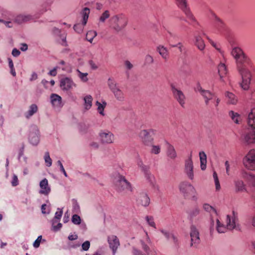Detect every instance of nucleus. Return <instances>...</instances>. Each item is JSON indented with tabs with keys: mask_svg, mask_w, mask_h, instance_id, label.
Instances as JSON below:
<instances>
[{
	"mask_svg": "<svg viewBox=\"0 0 255 255\" xmlns=\"http://www.w3.org/2000/svg\"><path fill=\"white\" fill-rule=\"evenodd\" d=\"M231 54L236 59L237 68L242 76V82L240 86L244 90H247L250 87L252 77L251 72L247 68L248 59L242 50L238 47L232 49Z\"/></svg>",
	"mask_w": 255,
	"mask_h": 255,
	"instance_id": "f257e3e1",
	"label": "nucleus"
},
{
	"mask_svg": "<svg viewBox=\"0 0 255 255\" xmlns=\"http://www.w3.org/2000/svg\"><path fill=\"white\" fill-rule=\"evenodd\" d=\"M127 17L123 14L115 15L109 19L111 27L117 32L122 30L127 25Z\"/></svg>",
	"mask_w": 255,
	"mask_h": 255,
	"instance_id": "f03ea898",
	"label": "nucleus"
},
{
	"mask_svg": "<svg viewBox=\"0 0 255 255\" xmlns=\"http://www.w3.org/2000/svg\"><path fill=\"white\" fill-rule=\"evenodd\" d=\"M178 7L184 13L187 19L190 21L188 23L194 27L198 25L199 22L197 21L189 8L186 0H175Z\"/></svg>",
	"mask_w": 255,
	"mask_h": 255,
	"instance_id": "7ed1b4c3",
	"label": "nucleus"
},
{
	"mask_svg": "<svg viewBox=\"0 0 255 255\" xmlns=\"http://www.w3.org/2000/svg\"><path fill=\"white\" fill-rule=\"evenodd\" d=\"M115 185L116 189L118 192L131 191L130 184L128 182L125 177L121 175L118 174L116 178Z\"/></svg>",
	"mask_w": 255,
	"mask_h": 255,
	"instance_id": "20e7f679",
	"label": "nucleus"
},
{
	"mask_svg": "<svg viewBox=\"0 0 255 255\" xmlns=\"http://www.w3.org/2000/svg\"><path fill=\"white\" fill-rule=\"evenodd\" d=\"M154 134V130L153 129H143L139 133V137L142 143L145 145L151 144Z\"/></svg>",
	"mask_w": 255,
	"mask_h": 255,
	"instance_id": "39448f33",
	"label": "nucleus"
},
{
	"mask_svg": "<svg viewBox=\"0 0 255 255\" xmlns=\"http://www.w3.org/2000/svg\"><path fill=\"white\" fill-rule=\"evenodd\" d=\"M245 166L251 170H255V150H251L243 159Z\"/></svg>",
	"mask_w": 255,
	"mask_h": 255,
	"instance_id": "423d86ee",
	"label": "nucleus"
},
{
	"mask_svg": "<svg viewBox=\"0 0 255 255\" xmlns=\"http://www.w3.org/2000/svg\"><path fill=\"white\" fill-rule=\"evenodd\" d=\"M179 190L185 198L189 197L190 195L195 193V188L188 182L183 181L179 185Z\"/></svg>",
	"mask_w": 255,
	"mask_h": 255,
	"instance_id": "0eeeda50",
	"label": "nucleus"
},
{
	"mask_svg": "<svg viewBox=\"0 0 255 255\" xmlns=\"http://www.w3.org/2000/svg\"><path fill=\"white\" fill-rule=\"evenodd\" d=\"M90 13V9L88 7H85L81 11V14L82 15L83 20L82 24L78 23L74 25L73 28L74 30L78 33H80L82 32L84 26H85L89 18V15Z\"/></svg>",
	"mask_w": 255,
	"mask_h": 255,
	"instance_id": "6e6552de",
	"label": "nucleus"
},
{
	"mask_svg": "<svg viewBox=\"0 0 255 255\" xmlns=\"http://www.w3.org/2000/svg\"><path fill=\"white\" fill-rule=\"evenodd\" d=\"M29 142L33 145H37L39 142V132L35 125L30 127L28 137Z\"/></svg>",
	"mask_w": 255,
	"mask_h": 255,
	"instance_id": "1a4fd4ad",
	"label": "nucleus"
},
{
	"mask_svg": "<svg viewBox=\"0 0 255 255\" xmlns=\"http://www.w3.org/2000/svg\"><path fill=\"white\" fill-rule=\"evenodd\" d=\"M101 142L103 144H111L115 139L114 134L108 130H101L99 133Z\"/></svg>",
	"mask_w": 255,
	"mask_h": 255,
	"instance_id": "9d476101",
	"label": "nucleus"
},
{
	"mask_svg": "<svg viewBox=\"0 0 255 255\" xmlns=\"http://www.w3.org/2000/svg\"><path fill=\"white\" fill-rule=\"evenodd\" d=\"M233 217L231 218L230 216L227 215L226 216V222L227 226L230 230L236 229L237 231H241L240 225L236 224V220L237 219L238 213L234 211H233Z\"/></svg>",
	"mask_w": 255,
	"mask_h": 255,
	"instance_id": "9b49d317",
	"label": "nucleus"
},
{
	"mask_svg": "<svg viewBox=\"0 0 255 255\" xmlns=\"http://www.w3.org/2000/svg\"><path fill=\"white\" fill-rule=\"evenodd\" d=\"M171 88L174 98L178 101L182 108H184L185 97L183 93L181 90L176 88L173 84L171 85Z\"/></svg>",
	"mask_w": 255,
	"mask_h": 255,
	"instance_id": "f8f14e48",
	"label": "nucleus"
},
{
	"mask_svg": "<svg viewBox=\"0 0 255 255\" xmlns=\"http://www.w3.org/2000/svg\"><path fill=\"white\" fill-rule=\"evenodd\" d=\"M39 17V14H20L16 16L15 21L18 24H21L30 20H34Z\"/></svg>",
	"mask_w": 255,
	"mask_h": 255,
	"instance_id": "ddd939ff",
	"label": "nucleus"
},
{
	"mask_svg": "<svg viewBox=\"0 0 255 255\" xmlns=\"http://www.w3.org/2000/svg\"><path fill=\"white\" fill-rule=\"evenodd\" d=\"M193 164L192 160V155L190 154L189 158L185 160V172L187 174L188 177L193 180L194 178L193 173Z\"/></svg>",
	"mask_w": 255,
	"mask_h": 255,
	"instance_id": "4468645a",
	"label": "nucleus"
},
{
	"mask_svg": "<svg viewBox=\"0 0 255 255\" xmlns=\"http://www.w3.org/2000/svg\"><path fill=\"white\" fill-rule=\"evenodd\" d=\"M75 86L72 80L69 77L63 78L60 81V87L63 91H68Z\"/></svg>",
	"mask_w": 255,
	"mask_h": 255,
	"instance_id": "2eb2a0df",
	"label": "nucleus"
},
{
	"mask_svg": "<svg viewBox=\"0 0 255 255\" xmlns=\"http://www.w3.org/2000/svg\"><path fill=\"white\" fill-rule=\"evenodd\" d=\"M108 242L110 246V248L113 252V255H115L117 250L120 246V242L116 236L111 235L108 237Z\"/></svg>",
	"mask_w": 255,
	"mask_h": 255,
	"instance_id": "dca6fc26",
	"label": "nucleus"
},
{
	"mask_svg": "<svg viewBox=\"0 0 255 255\" xmlns=\"http://www.w3.org/2000/svg\"><path fill=\"white\" fill-rule=\"evenodd\" d=\"M190 237L192 246L194 244L198 245L199 244L200 240L199 238V233L195 225H191L190 227Z\"/></svg>",
	"mask_w": 255,
	"mask_h": 255,
	"instance_id": "f3484780",
	"label": "nucleus"
},
{
	"mask_svg": "<svg viewBox=\"0 0 255 255\" xmlns=\"http://www.w3.org/2000/svg\"><path fill=\"white\" fill-rule=\"evenodd\" d=\"M242 138L245 143L250 144L255 142V131L247 130L242 135Z\"/></svg>",
	"mask_w": 255,
	"mask_h": 255,
	"instance_id": "a211bd4d",
	"label": "nucleus"
},
{
	"mask_svg": "<svg viewBox=\"0 0 255 255\" xmlns=\"http://www.w3.org/2000/svg\"><path fill=\"white\" fill-rule=\"evenodd\" d=\"M39 186L41 189L39 190V193L40 194L47 196L50 193L51 188L48 185V180L46 178H44L40 181Z\"/></svg>",
	"mask_w": 255,
	"mask_h": 255,
	"instance_id": "6ab92c4d",
	"label": "nucleus"
},
{
	"mask_svg": "<svg viewBox=\"0 0 255 255\" xmlns=\"http://www.w3.org/2000/svg\"><path fill=\"white\" fill-rule=\"evenodd\" d=\"M212 15L214 18V24L215 28L218 32H222L225 28L224 23L214 12H212Z\"/></svg>",
	"mask_w": 255,
	"mask_h": 255,
	"instance_id": "aec40b11",
	"label": "nucleus"
},
{
	"mask_svg": "<svg viewBox=\"0 0 255 255\" xmlns=\"http://www.w3.org/2000/svg\"><path fill=\"white\" fill-rule=\"evenodd\" d=\"M51 103L54 108H60L63 106L61 97L56 94H52L50 96Z\"/></svg>",
	"mask_w": 255,
	"mask_h": 255,
	"instance_id": "412c9836",
	"label": "nucleus"
},
{
	"mask_svg": "<svg viewBox=\"0 0 255 255\" xmlns=\"http://www.w3.org/2000/svg\"><path fill=\"white\" fill-rule=\"evenodd\" d=\"M138 204L144 207H147L150 203V199L146 193L142 192L139 193L137 199Z\"/></svg>",
	"mask_w": 255,
	"mask_h": 255,
	"instance_id": "4be33fe9",
	"label": "nucleus"
},
{
	"mask_svg": "<svg viewBox=\"0 0 255 255\" xmlns=\"http://www.w3.org/2000/svg\"><path fill=\"white\" fill-rule=\"evenodd\" d=\"M247 123L249 127L255 129V108H253L249 113Z\"/></svg>",
	"mask_w": 255,
	"mask_h": 255,
	"instance_id": "5701e85b",
	"label": "nucleus"
},
{
	"mask_svg": "<svg viewBox=\"0 0 255 255\" xmlns=\"http://www.w3.org/2000/svg\"><path fill=\"white\" fill-rule=\"evenodd\" d=\"M235 191L236 192H243L247 191L246 185L244 181L240 179H236L234 180Z\"/></svg>",
	"mask_w": 255,
	"mask_h": 255,
	"instance_id": "b1692460",
	"label": "nucleus"
},
{
	"mask_svg": "<svg viewBox=\"0 0 255 255\" xmlns=\"http://www.w3.org/2000/svg\"><path fill=\"white\" fill-rule=\"evenodd\" d=\"M37 111V106L35 104H31L29 106L28 110L24 113V116L26 119H29L31 117L36 113Z\"/></svg>",
	"mask_w": 255,
	"mask_h": 255,
	"instance_id": "393cba45",
	"label": "nucleus"
},
{
	"mask_svg": "<svg viewBox=\"0 0 255 255\" xmlns=\"http://www.w3.org/2000/svg\"><path fill=\"white\" fill-rule=\"evenodd\" d=\"M194 38L195 45L200 51H203L205 47V44L203 39L200 35H195Z\"/></svg>",
	"mask_w": 255,
	"mask_h": 255,
	"instance_id": "a878e982",
	"label": "nucleus"
},
{
	"mask_svg": "<svg viewBox=\"0 0 255 255\" xmlns=\"http://www.w3.org/2000/svg\"><path fill=\"white\" fill-rule=\"evenodd\" d=\"M169 34V37L167 36L168 38L169 42L170 43V45L172 47H178L180 52L182 51L183 45L181 42H178L177 44H173L172 43L173 42V39L176 37L175 35L172 34L171 32H168Z\"/></svg>",
	"mask_w": 255,
	"mask_h": 255,
	"instance_id": "bb28decb",
	"label": "nucleus"
},
{
	"mask_svg": "<svg viewBox=\"0 0 255 255\" xmlns=\"http://www.w3.org/2000/svg\"><path fill=\"white\" fill-rule=\"evenodd\" d=\"M167 155L168 157L172 159H175L177 156L174 147L168 143H167Z\"/></svg>",
	"mask_w": 255,
	"mask_h": 255,
	"instance_id": "cd10ccee",
	"label": "nucleus"
},
{
	"mask_svg": "<svg viewBox=\"0 0 255 255\" xmlns=\"http://www.w3.org/2000/svg\"><path fill=\"white\" fill-rule=\"evenodd\" d=\"M216 223V230L219 233H224L227 232V230H229L227 223L226 225H225L221 223L219 219H217Z\"/></svg>",
	"mask_w": 255,
	"mask_h": 255,
	"instance_id": "c85d7f7f",
	"label": "nucleus"
},
{
	"mask_svg": "<svg viewBox=\"0 0 255 255\" xmlns=\"http://www.w3.org/2000/svg\"><path fill=\"white\" fill-rule=\"evenodd\" d=\"M157 51L158 52V53L161 56V57L165 60H166L168 58L169 53L168 50L163 46L160 45L158 46L157 48Z\"/></svg>",
	"mask_w": 255,
	"mask_h": 255,
	"instance_id": "c756f323",
	"label": "nucleus"
},
{
	"mask_svg": "<svg viewBox=\"0 0 255 255\" xmlns=\"http://www.w3.org/2000/svg\"><path fill=\"white\" fill-rule=\"evenodd\" d=\"M199 157L200 160L201 169L204 170L206 168L207 163V156L204 151H200L199 152Z\"/></svg>",
	"mask_w": 255,
	"mask_h": 255,
	"instance_id": "7c9ffc66",
	"label": "nucleus"
},
{
	"mask_svg": "<svg viewBox=\"0 0 255 255\" xmlns=\"http://www.w3.org/2000/svg\"><path fill=\"white\" fill-rule=\"evenodd\" d=\"M218 73L221 79L227 73V69L225 64L221 62L218 65Z\"/></svg>",
	"mask_w": 255,
	"mask_h": 255,
	"instance_id": "2f4dec72",
	"label": "nucleus"
},
{
	"mask_svg": "<svg viewBox=\"0 0 255 255\" xmlns=\"http://www.w3.org/2000/svg\"><path fill=\"white\" fill-rule=\"evenodd\" d=\"M225 96L228 99V102L230 104L235 105L237 103L238 101L237 98L233 93L227 92Z\"/></svg>",
	"mask_w": 255,
	"mask_h": 255,
	"instance_id": "473e14b6",
	"label": "nucleus"
},
{
	"mask_svg": "<svg viewBox=\"0 0 255 255\" xmlns=\"http://www.w3.org/2000/svg\"><path fill=\"white\" fill-rule=\"evenodd\" d=\"M229 116L234 123L237 124H240V119L241 117L239 114L235 113L233 111H230L229 112Z\"/></svg>",
	"mask_w": 255,
	"mask_h": 255,
	"instance_id": "72a5a7b5",
	"label": "nucleus"
},
{
	"mask_svg": "<svg viewBox=\"0 0 255 255\" xmlns=\"http://www.w3.org/2000/svg\"><path fill=\"white\" fill-rule=\"evenodd\" d=\"M115 95L116 98L119 101H123L124 99V95L121 90L119 87L112 91Z\"/></svg>",
	"mask_w": 255,
	"mask_h": 255,
	"instance_id": "f704fd0d",
	"label": "nucleus"
},
{
	"mask_svg": "<svg viewBox=\"0 0 255 255\" xmlns=\"http://www.w3.org/2000/svg\"><path fill=\"white\" fill-rule=\"evenodd\" d=\"M144 176L150 185L154 187L155 185V179L154 176L151 173V172L144 174Z\"/></svg>",
	"mask_w": 255,
	"mask_h": 255,
	"instance_id": "c9c22d12",
	"label": "nucleus"
},
{
	"mask_svg": "<svg viewBox=\"0 0 255 255\" xmlns=\"http://www.w3.org/2000/svg\"><path fill=\"white\" fill-rule=\"evenodd\" d=\"M85 108L86 110H89L92 107V103L93 98L91 95H87L84 98Z\"/></svg>",
	"mask_w": 255,
	"mask_h": 255,
	"instance_id": "e433bc0d",
	"label": "nucleus"
},
{
	"mask_svg": "<svg viewBox=\"0 0 255 255\" xmlns=\"http://www.w3.org/2000/svg\"><path fill=\"white\" fill-rule=\"evenodd\" d=\"M110 11L108 10H105L100 16L99 23H104L106 19L110 17Z\"/></svg>",
	"mask_w": 255,
	"mask_h": 255,
	"instance_id": "4c0bfd02",
	"label": "nucleus"
},
{
	"mask_svg": "<svg viewBox=\"0 0 255 255\" xmlns=\"http://www.w3.org/2000/svg\"><path fill=\"white\" fill-rule=\"evenodd\" d=\"M97 32L95 31L90 30L89 31L86 35V39L87 41H89L90 43H92L93 39L97 35Z\"/></svg>",
	"mask_w": 255,
	"mask_h": 255,
	"instance_id": "58836bf2",
	"label": "nucleus"
},
{
	"mask_svg": "<svg viewBox=\"0 0 255 255\" xmlns=\"http://www.w3.org/2000/svg\"><path fill=\"white\" fill-rule=\"evenodd\" d=\"M204 99H213L215 94L209 90H204L201 94Z\"/></svg>",
	"mask_w": 255,
	"mask_h": 255,
	"instance_id": "ea45409f",
	"label": "nucleus"
},
{
	"mask_svg": "<svg viewBox=\"0 0 255 255\" xmlns=\"http://www.w3.org/2000/svg\"><path fill=\"white\" fill-rule=\"evenodd\" d=\"M96 105L98 106V111L99 113L101 115L104 116V110L106 106V103L105 102H103V104H101L98 101L96 102Z\"/></svg>",
	"mask_w": 255,
	"mask_h": 255,
	"instance_id": "a19ab883",
	"label": "nucleus"
},
{
	"mask_svg": "<svg viewBox=\"0 0 255 255\" xmlns=\"http://www.w3.org/2000/svg\"><path fill=\"white\" fill-rule=\"evenodd\" d=\"M58 210H59V211H57L55 213L54 218L52 220V221H53V224H54V223H58L59 222L63 214V211L62 209L58 208Z\"/></svg>",
	"mask_w": 255,
	"mask_h": 255,
	"instance_id": "79ce46f5",
	"label": "nucleus"
},
{
	"mask_svg": "<svg viewBox=\"0 0 255 255\" xmlns=\"http://www.w3.org/2000/svg\"><path fill=\"white\" fill-rule=\"evenodd\" d=\"M52 32L53 34H54L55 35H57V36H59L60 37H61L62 41H63V44L64 43L66 42V37H64V36L62 37L61 36V30H60V29H59L58 28H57L56 27H53L52 28Z\"/></svg>",
	"mask_w": 255,
	"mask_h": 255,
	"instance_id": "37998d69",
	"label": "nucleus"
},
{
	"mask_svg": "<svg viewBox=\"0 0 255 255\" xmlns=\"http://www.w3.org/2000/svg\"><path fill=\"white\" fill-rule=\"evenodd\" d=\"M108 85L111 91H113L118 87L117 83L111 78H109L108 80Z\"/></svg>",
	"mask_w": 255,
	"mask_h": 255,
	"instance_id": "c03bdc74",
	"label": "nucleus"
},
{
	"mask_svg": "<svg viewBox=\"0 0 255 255\" xmlns=\"http://www.w3.org/2000/svg\"><path fill=\"white\" fill-rule=\"evenodd\" d=\"M200 213V210L198 207H195L190 211L189 212V215L191 219L196 217Z\"/></svg>",
	"mask_w": 255,
	"mask_h": 255,
	"instance_id": "a18cd8bd",
	"label": "nucleus"
},
{
	"mask_svg": "<svg viewBox=\"0 0 255 255\" xmlns=\"http://www.w3.org/2000/svg\"><path fill=\"white\" fill-rule=\"evenodd\" d=\"M241 175L244 178H249V177H250L251 179L252 180L253 185L255 186V185H254V181H253V178L255 177V176H253L243 170H242L241 172Z\"/></svg>",
	"mask_w": 255,
	"mask_h": 255,
	"instance_id": "49530a36",
	"label": "nucleus"
},
{
	"mask_svg": "<svg viewBox=\"0 0 255 255\" xmlns=\"http://www.w3.org/2000/svg\"><path fill=\"white\" fill-rule=\"evenodd\" d=\"M44 158L45 162L46 163V166L48 167L51 166L52 165V161L50 157L49 153L48 151L45 153Z\"/></svg>",
	"mask_w": 255,
	"mask_h": 255,
	"instance_id": "de8ad7c7",
	"label": "nucleus"
},
{
	"mask_svg": "<svg viewBox=\"0 0 255 255\" xmlns=\"http://www.w3.org/2000/svg\"><path fill=\"white\" fill-rule=\"evenodd\" d=\"M71 221L75 225H80L81 223V219L80 217L76 214L72 216Z\"/></svg>",
	"mask_w": 255,
	"mask_h": 255,
	"instance_id": "09e8293b",
	"label": "nucleus"
},
{
	"mask_svg": "<svg viewBox=\"0 0 255 255\" xmlns=\"http://www.w3.org/2000/svg\"><path fill=\"white\" fill-rule=\"evenodd\" d=\"M145 220L147 224L151 227L156 229V225L154 222L153 217L152 216H146L145 217Z\"/></svg>",
	"mask_w": 255,
	"mask_h": 255,
	"instance_id": "8fccbe9b",
	"label": "nucleus"
},
{
	"mask_svg": "<svg viewBox=\"0 0 255 255\" xmlns=\"http://www.w3.org/2000/svg\"><path fill=\"white\" fill-rule=\"evenodd\" d=\"M213 176L214 181H215L216 189V190H219L221 188V186H220V182H219V179L218 177L217 174L215 171H214L213 172Z\"/></svg>",
	"mask_w": 255,
	"mask_h": 255,
	"instance_id": "3c124183",
	"label": "nucleus"
},
{
	"mask_svg": "<svg viewBox=\"0 0 255 255\" xmlns=\"http://www.w3.org/2000/svg\"><path fill=\"white\" fill-rule=\"evenodd\" d=\"M78 73V77L81 79V80L85 82L88 80L87 78L88 73H82L79 70H77Z\"/></svg>",
	"mask_w": 255,
	"mask_h": 255,
	"instance_id": "603ef678",
	"label": "nucleus"
},
{
	"mask_svg": "<svg viewBox=\"0 0 255 255\" xmlns=\"http://www.w3.org/2000/svg\"><path fill=\"white\" fill-rule=\"evenodd\" d=\"M73 212L75 213H78L80 212V206L77 201L73 199Z\"/></svg>",
	"mask_w": 255,
	"mask_h": 255,
	"instance_id": "864d4df0",
	"label": "nucleus"
},
{
	"mask_svg": "<svg viewBox=\"0 0 255 255\" xmlns=\"http://www.w3.org/2000/svg\"><path fill=\"white\" fill-rule=\"evenodd\" d=\"M203 209L204 210L209 213H216V210H215V209H214L212 206H210L208 204H204L203 205Z\"/></svg>",
	"mask_w": 255,
	"mask_h": 255,
	"instance_id": "5fc2aeb1",
	"label": "nucleus"
},
{
	"mask_svg": "<svg viewBox=\"0 0 255 255\" xmlns=\"http://www.w3.org/2000/svg\"><path fill=\"white\" fill-rule=\"evenodd\" d=\"M140 243L141 245V247L142 250L145 252V253L148 255L149 253V252L150 251V248L148 245H147L144 242H143L142 240H141L140 241Z\"/></svg>",
	"mask_w": 255,
	"mask_h": 255,
	"instance_id": "6e6d98bb",
	"label": "nucleus"
},
{
	"mask_svg": "<svg viewBox=\"0 0 255 255\" xmlns=\"http://www.w3.org/2000/svg\"><path fill=\"white\" fill-rule=\"evenodd\" d=\"M62 227V224L59 222H58L57 225H54L53 224V221H52V230L55 232H56L59 231Z\"/></svg>",
	"mask_w": 255,
	"mask_h": 255,
	"instance_id": "4d7b16f0",
	"label": "nucleus"
},
{
	"mask_svg": "<svg viewBox=\"0 0 255 255\" xmlns=\"http://www.w3.org/2000/svg\"><path fill=\"white\" fill-rule=\"evenodd\" d=\"M56 164L59 166L60 170L63 173L65 177H68V175L64 168V166L60 160H58L56 162Z\"/></svg>",
	"mask_w": 255,
	"mask_h": 255,
	"instance_id": "13d9d810",
	"label": "nucleus"
},
{
	"mask_svg": "<svg viewBox=\"0 0 255 255\" xmlns=\"http://www.w3.org/2000/svg\"><path fill=\"white\" fill-rule=\"evenodd\" d=\"M11 184L13 187H15L17 186L19 184L18 177L17 175H16L14 174H13L12 175V178L11 181Z\"/></svg>",
	"mask_w": 255,
	"mask_h": 255,
	"instance_id": "bf43d9fd",
	"label": "nucleus"
},
{
	"mask_svg": "<svg viewBox=\"0 0 255 255\" xmlns=\"http://www.w3.org/2000/svg\"><path fill=\"white\" fill-rule=\"evenodd\" d=\"M160 152V147L158 145H152L151 152L152 153L157 154Z\"/></svg>",
	"mask_w": 255,
	"mask_h": 255,
	"instance_id": "052dcab7",
	"label": "nucleus"
},
{
	"mask_svg": "<svg viewBox=\"0 0 255 255\" xmlns=\"http://www.w3.org/2000/svg\"><path fill=\"white\" fill-rule=\"evenodd\" d=\"M90 247V242L86 241L82 244V250L87 251Z\"/></svg>",
	"mask_w": 255,
	"mask_h": 255,
	"instance_id": "680f3d73",
	"label": "nucleus"
},
{
	"mask_svg": "<svg viewBox=\"0 0 255 255\" xmlns=\"http://www.w3.org/2000/svg\"><path fill=\"white\" fill-rule=\"evenodd\" d=\"M42 240V236H39L33 243V246L34 248H37L39 247L40 242Z\"/></svg>",
	"mask_w": 255,
	"mask_h": 255,
	"instance_id": "e2e57ef3",
	"label": "nucleus"
},
{
	"mask_svg": "<svg viewBox=\"0 0 255 255\" xmlns=\"http://www.w3.org/2000/svg\"><path fill=\"white\" fill-rule=\"evenodd\" d=\"M140 169L141 171L143 173L144 175L150 172V167L149 166L144 165L142 167H141Z\"/></svg>",
	"mask_w": 255,
	"mask_h": 255,
	"instance_id": "0e129e2a",
	"label": "nucleus"
},
{
	"mask_svg": "<svg viewBox=\"0 0 255 255\" xmlns=\"http://www.w3.org/2000/svg\"><path fill=\"white\" fill-rule=\"evenodd\" d=\"M160 232L162 233V234L165 237V238L167 239V240H170V238H171V235H172L173 234L172 233H169V232L168 231H166L165 230H160Z\"/></svg>",
	"mask_w": 255,
	"mask_h": 255,
	"instance_id": "69168bd1",
	"label": "nucleus"
},
{
	"mask_svg": "<svg viewBox=\"0 0 255 255\" xmlns=\"http://www.w3.org/2000/svg\"><path fill=\"white\" fill-rule=\"evenodd\" d=\"M11 54L13 56L17 57L20 54V52L19 50L15 48L12 49Z\"/></svg>",
	"mask_w": 255,
	"mask_h": 255,
	"instance_id": "338daca9",
	"label": "nucleus"
},
{
	"mask_svg": "<svg viewBox=\"0 0 255 255\" xmlns=\"http://www.w3.org/2000/svg\"><path fill=\"white\" fill-rule=\"evenodd\" d=\"M145 61L147 64H151L153 62V58L151 56L147 55L145 57Z\"/></svg>",
	"mask_w": 255,
	"mask_h": 255,
	"instance_id": "774afa93",
	"label": "nucleus"
}]
</instances>
